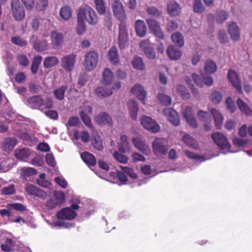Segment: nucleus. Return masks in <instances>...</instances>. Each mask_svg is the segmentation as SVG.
I'll use <instances>...</instances> for the list:
<instances>
[{
	"mask_svg": "<svg viewBox=\"0 0 252 252\" xmlns=\"http://www.w3.org/2000/svg\"><path fill=\"white\" fill-rule=\"evenodd\" d=\"M11 6L14 19L16 21L23 20L25 16V12L19 0H12Z\"/></svg>",
	"mask_w": 252,
	"mask_h": 252,
	"instance_id": "6",
	"label": "nucleus"
},
{
	"mask_svg": "<svg viewBox=\"0 0 252 252\" xmlns=\"http://www.w3.org/2000/svg\"><path fill=\"white\" fill-rule=\"evenodd\" d=\"M135 30L137 35L139 37L144 36L147 33V27L145 22L142 20H137L135 23Z\"/></svg>",
	"mask_w": 252,
	"mask_h": 252,
	"instance_id": "23",
	"label": "nucleus"
},
{
	"mask_svg": "<svg viewBox=\"0 0 252 252\" xmlns=\"http://www.w3.org/2000/svg\"><path fill=\"white\" fill-rule=\"evenodd\" d=\"M42 59L41 56H35L33 57L31 67V72L32 74H35L37 72Z\"/></svg>",
	"mask_w": 252,
	"mask_h": 252,
	"instance_id": "39",
	"label": "nucleus"
},
{
	"mask_svg": "<svg viewBox=\"0 0 252 252\" xmlns=\"http://www.w3.org/2000/svg\"><path fill=\"white\" fill-rule=\"evenodd\" d=\"M90 6L88 5L81 6L78 9L77 13V19L79 20H82L85 22L86 20Z\"/></svg>",
	"mask_w": 252,
	"mask_h": 252,
	"instance_id": "33",
	"label": "nucleus"
},
{
	"mask_svg": "<svg viewBox=\"0 0 252 252\" xmlns=\"http://www.w3.org/2000/svg\"><path fill=\"white\" fill-rule=\"evenodd\" d=\"M112 11L115 17L120 24L126 23V12L122 3L119 0H114L111 3Z\"/></svg>",
	"mask_w": 252,
	"mask_h": 252,
	"instance_id": "1",
	"label": "nucleus"
},
{
	"mask_svg": "<svg viewBox=\"0 0 252 252\" xmlns=\"http://www.w3.org/2000/svg\"><path fill=\"white\" fill-rule=\"evenodd\" d=\"M146 23L149 30L155 36L160 40L164 39V35L158 21L153 18H148L146 19Z\"/></svg>",
	"mask_w": 252,
	"mask_h": 252,
	"instance_id": "5",
	"label": "nucleus"
},
{
	"mask_svg": "<svg viewBox=\"0 0 252 252\" xmlns=\"http://www.w3.org/2000/svg\"><path fill=\"white\" fill-rule=\"evenodd\" d=\"M114 158L117 160L121 163H126L127 162L128 158L127 156L123 154H120L117 151H115L113 154Z\"/></svg>",
	"mask_w": 252,
	"mask_h": 252,
	"instance_id": "61",
	"label": "nucleus"
},
{
	"mask_svg": "<svg viewBox=\"0 0 252 252\" xmlns=\"http://www.w3.org/2000/svg\"><path fill=\"white\" fill-rule=\"evenodd\" d=\"M227 32L233 41H237L240 39L241 31L235 22H231L228 24Z\"/></svg>",
	"mask_w": 252,
	"mask_h": 252,
	"instance_id": "11",
	"label": "nucleus"
},
{
	"mask_svg": "<svg viewBox=\"0 0 252 252\" xmlns=\"http://www.w3.org/2000/svg\"><path fill=\"white\" fill-rule=\"evenodd\" d=\"M164 115L167 117L168 121L174 126L179 125L180 119L178 114L171 108H166L163 111Z\"/></svg>",
	"mask_w": 252,
	"mask_h": 252,
	"instance_id": "13",
	"label": "nucleus"
},
{
	"mask_svg": "<svg viewBox=\"0 0 252 252\" xmlns=\"http://www.w3.org/2000/svg\"><path fill=\"white\" fill-rule=\"evenodd\" d=\"M81 157L82 160L88 166H94L96 163V160L95 157L92 154L85 152L81 154Z\"/></svg>",
	"mask_w": 252,
	"mask_h": 252,
	"instance_id": "27",
	"label": "nucleus"
},
{
	"mask_svg": "<svg viewBox=\"0 0 252 252\" xmlns=\"http://www.w3.org/2000/svg\"><path fill=\"white\" fill-rule=\"evenodd\" d=\"M59 59L55 56L48 57L43 62V66L45 68H51L59 63Z\"/></svg>",
	"mask_w": 252,
	"mask_h": 252,
	"instance_id": "38",
	"label": "nucleus"
},
{
	"mask_svg": "<svg viewBox=\"0 0 252 252\" xmlns=\"http://www.w3.org/2000/svg\"><path fill=\"white\" fill-rule=\"evenodd\" d=\"M72 15V10L70 7L64 6L62 7L60 10V15L64 20H68Z\"/></svg>",
	"mask_w": 252,
	"mask_h": 252,
	"instance_id": "43",
	"label": "nucleus"
},
{
	"mask_svg": "<svg viewBox=\"0 0 252 252\" xmlns=\"http://www.w3.org/2000/svg\"><path fill=\"white\" fill-rule=\"evenodd\" d=\"M50 38L51 44L54 49L59 48L63 42L64 36L63 33L56 31L51 32Z\"/></svg>",
	"mask_w": 252,
	"mask_h": 252,
	"instance_id": "15",
	"label": "nucleus"
},
{
	"mask_svg": "<svg viewBox=\"0 0 252 252\" xmlns=\"http://www.w3.org/2000/svg\"><path fill=\"white\" fill-rule=\"evenodd\" d=\"M27 101L32 109H39L44 104V100L40 95H33L27 99Z\"/></svg>",
	"mask_w": 252,
	"mask_h": 252,
	"instance_id": "19",
	"label": "nucleus"
},
{
	"mask_svg": "<svg viewBox=\"0 0 252 252\" xmlns=\"http://www.w3.org/2000/svg\"><path fill=\"white\" fill-rule=\"evenodd\" d=\"M77 214L74 211L69 207L63 208L57 213V217L59 220H72L74 219Z\"/></svg>",
	"mask_w": 252,
	"mask_h": 252,
	"instance_id": "14",
	"label": "nucleus"
},
{
	"mask_svg": "<svg viewBox=\"0 0 252 252\" xmlns=\"http://www.w3.org/2000/svg\"><path fill=\"white\" fill-rule=\"evenodd\" d=\"M108 57L110 61L113 64H116L119 63V57L117 49L115 46H112L109 50Z\"/></svg>",
	"mask_w": 252,
	"mask_h": 252,
	"instance_id": "34",
	"label": "nucleus"
},
{
	"mask_svg": "<svg viewBox=\"0 0 252 252\" xmlns=\"http://www.w3.org/2000/svg\"><path fill=\"white\" fill-rule=\"evenodd\" d=\"M16 190L14 185H11L8 187H3L1 189L2 195H12L15 193Z\"/></svg>",
	"mask_w": 252,
	"mask_h": 252,
	"instance_id": "57",
	"label": "nucleus"
},
{
	"mask_svg": "<svg viewBox=\"0 0 252 252\" xmlns=\"http://www.w3.org/2000/svg\"><path fill=\"white\" fill-rule=\"evenodd\" d=\"M99 55L96 52L90 51L85 56V65L87 70H93L96 66Z\"/></svg>",
	"mask_w": 252,
	"mask_h": 252,
	"instance_id": "4",
	"label": "nucleus"
},
{
	"mask_svg": "<svg viewBox=\"0 0 252 252\" xmlns=\"http://www.w3.org/2000/svg\"><path fill=\"white\" fill-rule=\"evenodd\" d=\"M128 107L129 114L133 120H136L137 116L138 107L137 103L133 100H130L128 102Z\"/></svg>",
	"mask_w": 252,
	"mask_h": 252,
	"instance_id": "29",
	"label": "nucleus"
},
{
	"mask_svg": "<svg viewBox=\"0 0 252 252\" xmlns=\"http://www.w3.org/2000/svg\"><path fill=\"white\" fill-rule=\"evenodd\" d=\"M141 124L145 129L153 133H157L160 130V126L150 117L143 116L141 119Z\"/></svg>",
	"mask_w": 252,
	"mask_h": 252,
	"instance_id": "7",
	"label": "nucleus"
},
{
	"mask_svg": "<svg viewBox=\"0 0 252 252\" xmlns=\"http://www.w3.org/2000/svg\"><path fill=\"white\" fill-rule=\"evenodd\" d=\"M11 41L13 44L21 47L25 46L27 45L26 41L22 40L18 36L12 37Z\"/></svg>",
	"mask_w": 252,
	"mask_h": 252,
	"instance_id": "64",
	"label": "nucleus"
},
{
	"mask_svg": "<svg viewBox=\"0 0 252 252\" xmlns=\"http://www.w3.org/2000/svg\"><path fill=\"white\" fill-rule=\"evenodd\" d=\"M131 92L137 96L138 98L141 100L143 104H145L146 97V92L144 88L140 85L135 84L131 90Z\"/></svg>",
	"mask_w": 252,
	"mask_h": 252,
	"instance_id": "18",
	"label": "nucleus"
},
{
	"mask_svg": "<svg viewBox=\"0 0 252 252\" xmlns=\"http://www.w3.org/2000/svg\"><path fill=\"white\" fill-rule=\"evenodd\" d=\"M17 60L19 64L22 66H27L30 63L29 59L25 55H18L17 57Z\"/></svg>",
	"mask_w": 252,
	"mask_h": 252,
	"instance_id": "58",
	"label": "nucleus"
},
{
	"mask_svg": "<svg viewBox=\"0 0 252 252\" xmlns=\"http://www.w3.org/2000/svg\"><path fill=\"white\" fill-rule=\"evenodd\" d=\"M172 42L178 47H182L184 45V39L182 33L176 32L171 35Z\"/></svg>",
	"mask_w": 252,
	"mask_h": 252,
	"instance_id": "36",
	"label": "nucleus"
},
{
	"mask_svg": "<svg viewBox=\"0 0 252 252\" xmlns=\"http://www.w3.org/2000/svg\"><path fill=\"white\" fill-rule=\"evenodd\" d=\"M168 14L171 17L179 16L181 12V7L175 0L170 1L167 5Z\"/></svg>",
	"mask_w": 252,
	"mask_h": 252,
	"instance_id": "17",
	"label": "nucleus"
},
{
	"mask_svg": "<svg viewBox=\"0 0 252 252\" xmlns=\"http://www.w3.org/2000/svg\"><path fill=\"white\" fill-rule=\"evenodd\" d=\"M183 141L188 147L196 149V140L191 137L189 134H186L183 137Z\"/></svg>",
	"mask_w": 252,
	"mask_h": 252,
	"instance_id": "44",
	"label": "nucleus"
},
{
	"mask_svg": "<svg viewBox=\"0 0 252 252\" xmlns=\"http://www.w3.org/2000/svg\"><path fill=\"white\" fill-rule=\"evenodd\" d=\"M210 97L213 103L215 105L219 104L220 102V92L218 91H213Z\"/></svg>",
	"mask_w": 252,
	"mask_h": 252,
	"instance_id": "56",
	"label": "nucleus"
},
{
	"mask_svg": "<svg viewBox=\"0 0 252 252\" xmlns=\"http://www.w3.org/2000/svg\"><path fill=\"white\" fill-rule=\"evenodd\" d=\"M210 112L213 116L216 128L220 129V113L215 108L211 109Z\"/></svg>",
	"mask_w": 252,
	"mask_h": 252,
	"instance_id": "52",
	"label": "nucleus"
},
{
	"mask_svg": "<svg viewBox=\"0 0 252 252\" xmlns=\"http://www.w3.org/2000/svg\"><path fill=\"white\" fill-rule=\"evenodd\" d=\"M227 78L237 91L239 94H242L240 81L236 72L232 69L229 70L227 74Z\"/></svg>",
	"mask_w": 252,
	"mask_h": 252,
	"instance_id": "12",
	"label": "nucleus"
},
{
	"mask_svg": "<svg viewBox=\"0 0 252 252\" xmlns=\"http://www.w3.org/2000/svg\"><path fill=\"white\" fill-rule=\"evenodd\" d=\"M146 12L149 15L155 18H159L162 15V12L155 6H148L146 8Z\"/></svg>",
	"mask_w": 252,
	"mask_h": 252,
	"instance_id": "47",
	"label": "nucleus"
},
{
	"mask_svg": "<svg viewBox=\"0 0 252 252\" xmlns=\"http://www.w3.org/2000/svg\"><path fill=\"white\" fill-rule=\"evenodd\" d=\"M198 119L200 121L206 123L211 121V117L208 112L200 110L197 113Z\"/></svg>",
	"mask_w": 252,
	"mask_h": 252,
	"instance_id": "55",
	"label": "nucleus"
},
{
	"mask_svg": "<svg viewBox=\"0 0 252 252\" xmlns=\"http://www.w3.org/2000/svg\"><path fill=\"white\" fill-rule=\"evenodd\" d=\"M67 86L65 85L61 86L55 90L53 92L54 95L56 98L60 101H62L64 98V94L67 89Z\"/></svg>",
	"mask_w": 252,
	"mask_h": 252,
	"instance_id": "41",
	"label": "nucleus"
},
{
	"mask_svg": "<svg viewBox=\"0 0 252 252\" xmlns=\"http://www.w3.org/2000/svg\"><path fill=\"white\" fill-rule=\"evenodd\" d=\"M168 57L173 60H178L182 56V51L173 45H169L166 50Z\"/></svg>",
	"mask_w": 252,
	"mask_h": 252,
	"instance_id": "22",
	"label": "nucleus"
},
{
	"mask_svg": "<svg viewBox=\"0 0 252 252\" xmlns=\"http://www.w3.org/2000/svg\"><path fill=\"white\" fill-rule=\"evenodd\" d=\"M119 151L122 153H125L129 151L130 144L128 142V137L125 135H122L120 137V142L118 145Z\"/></svg>",
	"mask_w": 252,
	"mask_h": 252,
	"instance_id": "24",
	"label": "nucleus"
},
{
	"mask_svg": "<svg viewBox=\"0 0 252 252\" xmlns=\"http://www.w3.org/2000/svg\"><path fill=\"white\" fill-rule=\"evenodd\" d=\"M128 33L126 23L119 25V45L120 49H124L127 46Z\"/></svg>",
	"mask_w": 252,
	"mask_h": 252,
	"instance_id": "9",
	"label": "nucleus"
},
{
	"mask_svg": "<svg viewBox=\"0 0 252 252\" xmlns=\"http://www.w3.org/2000/svg\"><path fill=\"white\" fill-rule=\"evenodd\" d=\"M76 56L73 54L63 57L61 59V66L66 71L70 72L74 67Z\"/></svg>",
	"mask_w": 252,
	"mask_h": 252,
	"instance_id": "10",
	"label": "nucleus"
},
{
	"mask_svg": "<svg viewBox=\"0 0 252 252\" xmlns=\"http://www.w3.org/2000/svg\"><path fill=\"white\" fill-rule=\"evenodd\" d=\"M193 10L194 12L197 13H202L205 11L201 0H193Z\"/></svg>",
	"mask_w": 252,
	"mask_h": 252,
	"instance_id": "48",
	"label": "nucleus"
},
{
	"mask_svg": "<svg viewBox=\"0 0 252 252\" xmlns=\"http://www.w3.org/2000/svg\"><path fill=\"white\" fill-rule=\"evenodd\" d=\"M6 207L8 208H12L13 209L20 212H23L26 210V207L19 203L8 204L7 205Z\"/></svg>",
	"mask_w": 252,
	"mask_h": 252,
	"instance_id": "60",
	"label": "nucleus"
},
{
	"mask_svg": "<svg viewBox=\"0 0 252 252\" xmlns=\"http://www.w3.org/2000/svg\"><path fill=\"white\" fill-rule=\"evenodd\" d=\"M205 70L206 73H214L217 70L216 63L212 60H207L205 63Z\"/></svg>",
	"mask_w": 252,
	"mask_h": 252,
	"instance_id": "53",
	"label": "nucleus"
},
{
	"mask_svg": "<svg viewBox=\"0 0 252 252\" xmlns=\"http://www.w3.org/2000/svg\"><path fill=\"white\" fill-rule=\"evenodd\" d=\"M178 94L183 99L187 100L190 98V94L187 88L182 85H177L176 88Z\"/></svg>",
	"mask_w": 252,
	"mask_h": 252,
	"instance_id": "37",
	"label": "nucleus"
},
{
	"mask_svg": "<svg viewBox=\"0 0 252 252\" xmlns=\"http://www.w3.org/2000/svg\"><path fill=\"white\" fill-rule=\"evenodd\" d=\"M237 104L240 111L247 116L252 115V110L249 106L241 98L237 100Z\"/></svg>",
	"mask_w": 252,
	"mask_h": 252,
	"instance_id": "26",
	"label": "nucleus"
},
{
	"mask_svg": "<svg viewBox=\"0 0 252 252\" xmlns=\"http://www.w3.org/2000/svg\"><path fill=\"white\" fill-rule=\"evenodd\" d=\"M152 149L154 154L165 155L169 149V146L164 139L157 138L152 143Z\"/></svg>",
	"mask_w": 252,
	"mask_h": 252,
	"instance_id": "2",
	"label": "nucleus"
},
{
	"mask_svg": "<svg viewBox=\"0 0 252 252\" xmlns=\"http://www.w3.org/2000/svg\"><path fill=\"white\" fill-rule=\"evenodd\" d=\"M80 116L84 124L91 129L93 128V126L90 117L84 111L79 112Z\"/></svg>",
	"mask_w": 252,
	"mask_h": 252,
	"instance_id": "50",
	"label": "nucleus"
},
{
	"mask_svg": "<svg viewBox=\"0 0 252 252\" xmlns=\"http://www.w3.org/2000/svg\"><path fill=\"white\" fill-rule=\"evenodd\" d=\"M120 167L122 170L129 177L133 179H136L137 178V175L132 168L123 166H121Z\"/></svg>",
	"mask_w": 252,
	"mask_h": 252,
	"instance_id": "62",
	"label": "nucleus"
},
{
	"mask_svg": "<svg viewBox=\"0 0 252 252\" xmlns=\"http://www.w3.org/2000/svg\"><path fill=\"white\" fill-rule=\"evenodd\" d=\"M96 122L100 126L112 125V119L110 116L106 112H102L95 118Z\"/></svg>",
	"mask_w": 252,
	"mask_h": 252,
	"instance_id": "20",
	"label": "nucleus"
},
{
	"mask_svg": "<svg viewBox=\"0 0 252 252\" xmlns=\"http://www.w3.org/2000/svg\"><path fill=\"white\" fill-rule=\"evenodd\" d=\"M116 176L118 180L122 184H125L128 181L127 176L122 171H117L116 173Z\"/></svg>",
	"mask_w": 252,
	"mask_h": 252,
	"instance_id": "63",
	"label": "nucleus"
},
{
	"mask_svg": "<svg viewBox=\"0 0 252 252\" xmlns=\"http://www.w3.org/2000/svg\"><path fill=\"white\" fill-rule=\"evenodd\" d=\"M25 189L28 194L34 197L44 199L47 195L43 189L32 184H26Z\"/></svg>",
	"mask_w": 252,
	"mask_h": 252,
	"instance_id": "8",
	"label": "nucleus"
},
{
	"mask_svg": "<svg viewBox=\"0 0 252 252\" xmlns=\"http://www.w3.org/2000/svg\"><path fill=\"white\" fill-rule=\"evenodd\" d=\"M64 201V194L62 191H55L54 196L47 200L45 205L48 209H53L61 205Z\"/></svg>",
	"mask_w": 252,
	"mask_h": 252,
	"instance_id": "3",
	"label": "nucleus"
},
{
	"mask_svg": "<svg viewBox=\"0 0 252 252\" xmlns=\"http://www.w3.org/2000/svg\"><path fill=\"white\" fill-rule=\"evenodd\" d=\"M86 21L91 25H95L97 24L98 21V17L95 12L90 7L89 12L88 13Z\"/></svg>",
	"mask_w": 252,
	"mask_h": 252,
	"instance_id": "42",
	"label": "nucleus"
},
{
	"mask_svg": "<svg viewBox=\"0 0 252 252\" xmlns=\"http://www.w3.org/2000/svg\"><path fill=\"white\" fill-rule=\"evenodd\" d=\"M183 115L186 121L192 127L196 128L197 127V121L190 108H187L184 112Z\"/></svg>",
	"mask_w": 252,
	"mask_h": 252,
	"instance_id": "21",
	"label": "nucleus"
},
{
	"mask_svg": "<svg viewBox=\"0 0 252 252\" xmlns=\"http://www.w3.org/2000/svg\"><path fill=\"white\" fill-rule=\"evenodd\" d=\"M132 142L134 146L139 151L145 155H149L150 149L149 146L140 137H134L132 138Z\"/></svg>",
	"mask_w": 252,
	"mask_h": 252,
	"instance_id": "16",
	"label": "nucleus"
},
{
	"mask_svg": "<svg viewBox=\"0 0 252 252\" xmlns=\"http://www.w3.org/2000/svg\"><path fill=\"white\" fill-rule=\"evenodd\" d=\"M94 2L95 8L97 13L101 15H105L107 7L104 0H94Z\"/></svg>",
	"mask_w": 252,
	"mask_h": 252,
	"instance_id": "35",
	"label": "nucleus"
},
{
	"mask_svg": "<svg viewBox=\"0 0 252 252\" xmlns=\"http://www.w3.org/2000/svg\"><path fill=\"white\" fill-rule=\"evenodd\" d=\"M30 155L29 150L26 148H22L15 150V157L20 159L24 160L29 158Z\"/></svg>",
	"mask_w": 252,
	"mask_h": 252,
	"instance_id": "40",
	"label": "nucleus"
},
{
	"mask_svg": "<svg viewBox=\"0 0 252 252\" xmlns=\"http://www.w3.org/2000/svg\"><path fill=\"white\" fill-rule=\"evenodd\" d=\"M102 83L104 85H110L114 79L113 74L108 68L104 69L102 73Z\"/></svg>",
	"mask_w": 252,
	"mask_h": 252,
	"instance_id": "30",
	"label": "nucleus"
},
{
	"mask_svg": "<svg viewBox=\"0 0 252 252\" xmlns=\"http://www.w3.org/2000/svg\"><path fill=\"white\" fill-rule=\"evenodd\" d=\"M146 42H141L140 44L141 48L142 49L145 56L150 60L156 58V54L154 49L148 45H146Z\"/></svg>",
	"mask_w": 252,
	"mask_h": 252,
	"instance_id": "25",
	"label": "nucleus"
},
{
	"mask_svg": "<svg viewBox=\"0 0 252 252\" xmlns=\"http://www.w3.org/2000/svg\"><path fill=\"white\" fill-rule=\"evenodd\" d=\"M86 26L85 22L77 19V25L76 27V32L78 35H81L85 32Z\"/></svg>",
	"mask_w": 252,
	"mask_h": 252,
	"instance_id": "59",
	"label": "nucleus"
},
{
	"mask_svg": "<svg viewBox=\"0 0 252 252\" xmlns=\"http://www.w3.org/2000/svg\"><path fill=\"white\" fill-rule=\"evenodd\" d=\"M92 144L94 149L98 151H102L103 149L102 141L99 135H95L93 137Z\"/></svg>",
	"mask_w": 252,
	"mask_h": 252,
	"instance_id": "45",
	"label": "nucleus"
},
{
	"mask_svg": "<svg viewBox=\"0 0 252 252\" xmlns=\"http://www.w3.org/2000/svg\"><path fill=\"white\" fill-rule=\"evenodd\" d=\"M94 92L99 97H108L113 93L112 89H108L106 87H98L95 89Z\"/></svg>",
	"mask_w": 252,
	"mask_h": 252,
	"instance_id": "31",
	"label": "nucleus"
},
{
	"mask_svg": "<svg viewBox=\"0 0 252 252\" xmlns=\"http://www.w3.org/2000/svg\"><path fill=\"white\" fill-rule=\"evenodd\" d=\"M225 106L227 110L231 113H233L236 110L235 104L230 96H228L225 100Z\"/></svg>",
	"mask_w": 252,
	"mask_h": 252,
	"instance_id": "49",
	"label": "nucleus"
},
{
	"mask_svg": "<svg viewBox=\"0 0 252 252\" xmlns=\"http://www.w3.org/2000/svg\"><path fill=\"white\" fill-rule=\"evenodd\" d=\"M14 247V244L11 239L7 238L4 242V243L2 244L0 246L1 249L2 251L5 252H11Z\"/></svg>",
	"mask_w": 252,
	"mask_h": 252,
	"instance_id": "51",
	"label": "nucleus"
},
{
	"mask_svg": "<svg viewBox=\"0 0 252 252\" xmlns=\"http://www.w3.org/2000/svg\"><path fill=\"white\" fill-rule=\"evenodd\" d=\"M17 143L15 138H6L3 141L2 148L5 152L11 151Z\"/></svg>",
	"mask_w": 252,
	"mask_h": 252,
	"instance_id": "28",
	"label": "nucleus"
},
{
	"mask_svg": "<svg viewBox=\"0 0 252 252\" xmlns=\"http://www.w3.org/2000/svg\"><path fill=\"white\" fill-rule=\"evenodd\" d=\"M37 173L35 169L32 167H24L21 169V178L24 180H27L28 178L34 175Z\"/></svg>",
	"mask_w": 252,
	"mask_h": 252,
	"instance_id": "32",
	"label": "nucleus"
},
{
	"mask_svg": "<svg viewBox=\"0 0 252 252\" xmlns=\"http://www.w3.org/2000/svg\"><path fill=\"white\" fill-rule=\"evenodd\" d=\"M132 64L133 67L137 70H143L145 68V64L143 63V59L139 57H135L134 58Z\"/></svg>",
	"mask_w": 252,
	"mask_h": 252,
	"instance_id": "46",
	"label": "nucleus"
},
{
	"mask_svg": "<svg viewBox=\"0 0 252 252\" xmlns=\"http://www.w3.org/2000/svg\"><path fill=\"white\" fill-rule=\"evenodd\" d=\"M158 98L163 105L168 106L171 103V98L164 94L159 93L158 95Z\"/></svg>",
	"mask_w": 252,
	"mask_h": 252,
	"instance_id": "54",
	"label": "nucleus"
}]
</instances>
